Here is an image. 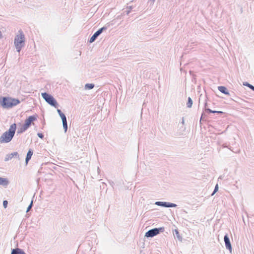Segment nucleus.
Instances as JSON below:
<instances>
[{"label": "nucleus", "instance_id": "obj_1", "mask_svg": "<svg viewBox=\"0 0 254 254\" xmlns=\"http://www.w3.org/2000/svg\"><path fill=\"white\" fill-rule=\"evenodd\" d=\"M16 129V125L14 123L12 124L8 130L4 132L0 137V143H8L13 138Z\"/></svg>", "mask_w": 254, "mask_h": 254}, {"label": "nucleus", "instance_id": "obj_2", "mask_svg": "<svg viewBox=\"0 0 254 254\" xmlns=\"http://www.w3.org/2000/svg\"><path fill=\"white\" fill-rule=\"evenodd\" d=\"M20 103L18 99L8 97H3L0 98V104L4 109L12 108Z\"/></svg>", "mask_w": 254, "mask_h": 254}, {"label": "nucleus", "instance_id": "obj_3", "mask_svg": "<svg viewBox=\"0 0 254 254\" xmlns=\"http://www.w3.org/2000/svg\"><path fill=\"white\" fill-rule=\"evenodd\" d=\"M19 35H17L14 38V45L16 51L20 52L22 48L25 45V37L22 31H19Z\"/></svg>", "mask_w": 254, "mask_h": 254}, {"label": "nucleus", "instance_id": "obj_4", "mask_svg": "<svg viewBox=\"0 0 254 254\" xmlns=\"http://www.w3.org/2000/svg\"><path fill=\"white\" fill-rule=\"evenodd\" d=\"M42 97L51 106L57 108L58 104L56 100L50 94L47 92L42 93Z\"/></svg>", "mask_w": 254, "mask_h": 254}, {"label": "nucleus", "instance_id": "obj_5", "mask_svg": "<svg viewBox=\"0 0 254 254\" xmlns=\"http://www.w3.org/2000/svg\"><path fill=\"white\" fill-rule=\"evenodd\" d=\"M165 231V228H155L148 230L145 233V237L146 238H152L160 233L163 232Z\"/></svg>", "mask_w": 254, "mask_h": 254}, {"label": "nucleus", "instance_id": "obj_6", "mask_svg": "<svg viewBox=\"0 0 254 254\" xmlns=\"http://www.w3.org/2000/svg\"><path fill=\"white\" fill-rule=\"evenodd\" d=\"M107 27L106 26H103V27L98 29L94 34L92 36L90 39L89 40V42L92 43L94 42L97 37L105 30H107Z\"/></svg>", "mask_w": 254, "mask_h": 254}, {"label": "nucleus", "instance_id": "obj_7", "mask_svg": "<svg viewBox=\"0 0 254 254\" xmlns=\"http://www.w3.org/2000/svg\"><path fill=\"white\" fill-rule=\"evenodd\" d=\"M37 115H32L28 117L25 121L24 125L29 128L32 125V123L37 120Z\"/></svg>", "mask_w": 254, "mask_h": 254}, {"label": "nucleus", "instance_id": "obj_8", "mask_svg": "<svg viewBox=\"0 0 254 254\" xmlns=\"http://www.w3.org/2000/svg\"><path fill=\"white\" fill-rule=\"evenodd\" d=\"M224 241L226 249L228 250L230 252H232V246L230 241V239L228 234H226L224 237Z\"/></svg>", "mask_w": 254, "mask_h": 254}, {"label": "nucleus", "instance_id": "obj_9", "mask_svg": "<svg viewBox=\"0 0 254 254\" xmlns=\"http://www.w3.org/2000/svg\"><path fill=\"white\" fill-rule=\"evenodd\" d=\"M19 155L17 152H14L10 154H7L4 158L5 161H8L13 157L19 158Z\"/></svg>", "mask_w": 254, "mask_h": 254}, {"label": "nucleus", "instance_id": "obj_10", "mask_svg": "<svg viewBox=\"0 0 254 254\" xmlns=\"http://www.w3.org/2000/svg\"><path fill=\"white\" fill-rule=\"evenodd\" d=\"M218 89L219 91H220L221 93L227 95H230V93L226 87L223 86H220L218 87Z\"/></svg>", "mask_w": 254, "mask_h": 254}, {"label": "nucleus", "instance_id": "obj_11", "mask_svg": "<svg viewBox=\"0 0 254 254\" xmlns=\"http://www.w3.org/2000/svg\"><path fill=\"white\" fill-rule=\"evenodd\" d=\"M11 254H25V253L21 249L15 248L11 250Z\"/></svg>", "mask_w": 254, "mask_h": 254}, {"label": "nucleus", "instance_id": "obj_12", "mask_svg": "<svg viewBox=\"0 0 254 254\" xmlns=\"http://www.w3.org/2000/svg\"><path fill=\"white\" fill-rule=\"evenodd\" d=\"M33 154V151L31 149H29L26 155L25 158V162L26 164L28 163L29 161L31 159L32 155Z\"/></svg>", "mask_w": 254, "mask_h": 254}, {"label": "nucleus", "instance_id": "obj_13", "mask_svg": "<svg viewBox=\"0 0 254 254\" xmlns=\"http://www.w3.org/2000/svg\"><path fill=\"white\" fill-rule=\"evenodd\" d=\"M28 128L23 124L21 127L18 128L17 131V134H21L25 131Z\"/></svg>", "mask_w": 254, "mask_h": 254}, {"label": "nucleus", "instance_id": "obj_14", "mask_svg": "<svg viewBox=\"0 0 254 254\" xmlns=\"http://www.w3.org/2000/svg\"><path fill=\"white\" fill-rule=\"evenodd\" d=\"M9 182L7 179L0 177V185L3 186H7Z\"/></svg>", "mask_w": 254, "mask_h": 254}, {"label": "nucleus", "instance_id": "obj_15", "mask_svg": "<svg viewBox=\"0 0 254 254\" xmlns=\"http://www.w3.org/2000/svg\"><path fill=\"white\" fill-rule=\"evenodd\" d=\"M168 202L165 201H156L155 204L157 206H162L164 207H167Z\"/></svg>", "mask_w": 254, "mask_h": 254}, {"label": "nucleus", "instance_id": "obj_16", "mask_svg": "<svg viewBox=\"0 0 254 254\" xmlns=\"http://www.w3.org/2000/svg\"><path fill=\"white\" fill-rule=\"evenodd\" d=\"M57 112H58L59 116L61 118V119L62 121L66 120L65 115L61 111V110L60 109H58Z\"/></svg>", "mask_w": 254, "mask_h": 254}, {"label": "nucleus", "instance_id": "obj_17", "mask_svg": "<svg viewBox=\"0 0 254 254\" xmlns=\"http://www.w3.org/2000/svg\"><path fill=\"white\" fill-rule=\"evenodd\" d=\"M193 104V101L191 98L189 97L188 99V102L187 103V107L189 108H190L192 107Z\"/></svg>", "mask_w": 254, "mask_h": 254}, {"label": "nucleus", "instance_id": "obj_18", "mask_svg": "<svg viewBox=\"0 0 254 254\" xmlns=\"http://www.w3.org/2000/svg\"><path fill=\"white\" fill-rule=\"evenodd\" d=\"M62 122H63V128L64 129V132H66L67 131V130L68 128L67 120H65L64 121H62Z\"/></svg>", "mask_w": 254, "mask_h": 254}, {"label": "nucleus", "instance_id": "obj_19", "mask_svg": "<svg viewBox=\"0 0 254 254\" xmlns=\"http://www.w3.org/2000/svg\"><path fill=\"white\" fill-rule=\"evenodd\" d=\"M95 85L93 83H87L85 85V88L86 89H92L94 87Z\"/></svg>", "mask_w": 254, "mask_h": 254}, {"label": "nucleus", "instance_id": "obj_20", "mask_svg": "<svg viewBox=\"0 0 254 254\" xmlns=\"http://www.w3.org/2000/svg\"><path fill=\"white\" fill-rule=\"evenodd\" d=\"M174 235L175 236H176L178 238V239L179 241H182V238L180 235L179 232V231L177 230H175V234Z\"/></svg>", "mask_w": 254, "mask_h": 254}, {"label": "nucleus", "instance_id": "obj_21", "mask_svg": "<svg viewBox=\"0 0 254 254\" xmlns=\"http://www.w3.org/2000/svg\"><path fill=\"white\" fill-rule=\"evenodd\" d=\"M243 85L244 86L249 87L251 89L254 91V86L253 85H252V84H250L249 83H248L247 82H245L243 83Z\"/></svg>", "mask_w": 254, "mask_h": 254}, {"label": "nucleus", "instance_id": "obj_22", "mask_svg": "<svg viewBox=\"0 0 254 254\" xmlns=\"http://www.w3.org/2000/svg\"><path fill=\"white\" fill-rule=\"evenodd\" d=\"M177 205L176 204L168 202L167 207H175Z\"/></svg>", "mask_w": 254, "mask_h": 254}, {"label": "nucleus", "instance_id": "obj_23", "mask_svg": "<svg viewBox=\"0 0 254 254\" xmlns=\"http://www.w3.org/2000/svg\"><path fill=\"white\" fill-rule=\"evenodd\" d=\"M222 147H223V148H226V147H227V148H228L229 149H230V150H232L233 152H235V153H237V152L233 151V150L231 149V147H230L229 146L227 145V144H226V143L223 144L222 145Z\"/></svg>", "mask_w": 254, "mask_h": 254}, {"label": "nucleus", "instance_id": "obj_24", "mask_svg": "<svg viewBox=\"0 0 254 254\" xmlns=\"http://www.w3.org/2000/svg\"><path fill=\"white\" fill-rule=\"evenodd\" d=\"M218 190V185L217 184L214 188V190L213 191V192L211 194V195H213Z\"/></svg>", "mask_w": 254, "mask_h": 254}, {"label": "nucleus", "instance_id": "obj_25", "mask_svg": "<svg viewBox=\"0 0 254 254\" xmlns=\"http://www.w3.org/2000/svg\"><path fill=\"white\" fill-rule=\"evenodd\" d=\"M33 206V200L31 201L30 204L29 205L28 207L27 208L26 212H28Z\"/></svg>", "mask_w": 254, "mask_h": 254}, {"label": "nucleus", "instance_id": "obj_26", "mask_svg": "<svg viewBox=\"0 0 254 254\" xmlns=\"http://www.w3.org/2000/svg\"><path fill=\"white\" fill-rule=\"evenodd\" d=\"M205 111L208 113H214L215 111L212 110L209 108H205Z\"/></svg>", "mask_w": 254, "mask_h": 254}, {"label": "nucleus", "instance_id": "obj_27", "mask_svg": "<svg viewBox=\"0 0 254 254\" xmlns=\"http://www.w3.org/2000/svg\"><path fill=\"white\" fill-rule=\"evenodd\" d=\"M130 12V9H128V8L127 7V9L124 10L123 13L124 14H128Z\"/></svg>", "mask_w": 254, "mask_h": 254}, {"label": "nucleus", "instance_id": "obj_28", "mask_svg": "<svg viewBox=\"0 0 254 254\" xmlns=\"http://www.w3.org/2000/svg\"><path fill=\"white\" fill-rule=\"evenodd\" d=\"M8 201L7 200H4L3 201V206L4 208H6L7 207Z\"/></svg>", "mask_w": 254, "mask_h": 254}, {"label": "nucleus", "instance_id": "obj_29", "mask_svg": "<svg viewBox=\"0 0 254 254\" xmlns=\"http://www.w3.org/2000/svg\"><path fill=\"white\" fill-rule=\"evenodd\" d=\"M37 135L39 138L41 139L44 138V134L42 133H38Z\"/></svg>", "mask_w": 254, "mask_h": 254}, {"label": "nucleus", "instance_id": "obj_30", "mask_svg": "<svg viewBox=\"0 0 254 254\" xmlns=\"http://www.w3.org/2000/svg\"><path fill=\"white\" fill-rule=\"evenodd\" d=\"M214 113H217V114H223L224 113L222 111H215V112Z\"/></svg>", "mask_w": 254, "mask_h": 254}, {"label": "nucleus", "instance_id": "obj_31", "mask_svg": "<svg viewBox=\"0 0 254 254\" xmlns=\"http://www.w3.org/2000/svg\"><path fill=\"white\" fill-rule=\"evenodd\" d=\"M204 115H205L204 113H202L201 114V116L200 120H201L202 119V118L204 117ZM200 122H201V121H200Z\"/></svg>", "mask_w": 254, "mask_h": 254}, {"label": "nucleus", "instance_id": "obj_32", "mask_svg": "<svg viewBox=\"0 0 254 254\" xmlns=\"http://www.w3.org/2000/svg\"><path fill=\"white\" fill-rule=\"evenodd\" d=\"M207 106V102H205V104H204V108H205H205H206Z\"/></svg>", "mask_w": 254, "mask_h": 254}, {"label": "nucleus", "instance_id": "obj_33", "mask_svg": "<svg viewBox=\"0 0 254 254\" xmlns=\"http://www.w3.org/2000/svg\"><path fill=\"white\" fill-rule=\"evenodd\" d=\"M128 8V9H130V10L132 8V6H130L129 7H127Z\"/></svg>", "mask_w": 254, "mask_h": 254}, {"label": "nucleus", "instance_id": "obj_34", "mask_svg": "<svg viewBox=\"0 0 254 254\" xmlns=\"http://www.w3.org/2000/svg\"><path fill=\"white\" fill-rule=\"evenodd\" d=\"M182 123L183 124H184V118H183V120H182Z\"/></svg>", "mask_w": 254, "mask_h": 254}, {"label": "nucleus", "instance_id": "obj_35", "mask_svg": "<svg viewBox=\"0 0 254 254\" xmlns=\"http://www.w3.org/2000/svg\"><path fill=\"white\" fill-rule=\"evenodd\" d=\"M1 37V31H0V37Z\"/></svg>", "mask_w": 254, "mask_h": 254}, {"label": "nucleus", "instance_id": "obj_36", "mask_svg": "<svg viewBox=\"0 0 254 254\" xmlns=\"http://www.w3.org/2000/svg\"><path fill=\"white\" fill-rule=\"evenodd\" d=\"M238 99L240 100H243L242 99H240L239 98H238Z\"/></svg>", "mask_w": 254, "mask_h": 254}, {"label": "nucleus", "instance_id": "obj_37", "mask_svg": "<svg viewBox=\"0 0 254 254\" xmlns=\"http://www.w3.org/2000/svg\"><path fill=\"white\" fill-rule=\"evenodd\" d=\"M153 2L155 0H152Z\"/></svg>", "mask_w": 254, "mask_h": 254}, {"label": "nucleus", "instance_id": "obj_38", "mask_svg": "<svg viewBox=\"0 0 254 254\" xmlns=\"http://www.w3.org/2000/svg\"><path fill=\"white\" fill-rule=\"evenodd\" d=\"M25 254H26L25 253Z\"/></svg>", "mask_w": 254, "mask_h": 254}]
</instances>
